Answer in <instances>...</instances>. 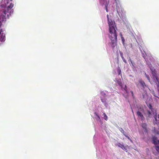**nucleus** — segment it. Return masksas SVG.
<instances>
[{"instance_id": "f257e3e1", "label": "nucleus", "mask_w": 159, "mask_h": 159, "mask_svg": "<svg viewBox=\"0 0 159 159\" xmlns=\"http://www.w3.org/2000/svg\"><path fill=\"white\" fill-rule=\"evenodd\" d=\"M3 0L1 2L0 6L2 7L5 8L3 11V15L0 16V41L4 42L6 39L5 34L3 32L1 26L2 25V22L6 20V16L9 18L13 12V9H11L14 7V4L12 2H10L12 0Z\"/></svg>"}, {"instance_id": "7ed1b4c3", "label": "nucleus", "mask_w": 159, "mask_h": 159, "mask_svg": "<svg viewBox=\"0 0 159 159\" xmlns=\"http://www.w3.org/2000/svg\"><path fill=\"white\" fill-rule=\"evenodd\" d=\"M152 139L153 143L155 145L159 144V140H157V138L154 136L152 137Z\"/></svg>"}, {"instance_id": "1a4fd4ad", "label": "nucleus", "mask_w": 159, "mask_h": 159, "mask_svg": "<svg viewBox=\"0 0 159 159\" xmlns=\"http://www.w3.org/2000/svg\"><path fill=\"white\" fill-rule=\"evenodd\" d=\"M101 100L102 102L104 103V105L105 106H107V103L106 102V99L105 98L102 99L101 98Z\"/></svg>"}, {"instance_id": "dca6fc26", "label": "nucleus", "mask_w": 159, "mask_h": 159, "mask_svg": "<svg viewBox=\"0 0 159 159\" xmlns=\"http://www.w3.org/2000/svg\"><path fill=\"white\" fill-rule=\"evenodd\" d=\"M155 147L156 150L158 152H159V146H156Z\"/></svg>"}, {"instance_id": "aec40b11", "label": "nucleus", "mask_w": 159, "mask_h": 159, "mask_svg": "<svg viewBox=\"0 0 159 159\" xmlns=\"http://www.w3.org/2000/svg\"><path fill=\"white\" fill-rule=\"evenodd\" d=\"M95 114H96V116L98 117V120H100V117L99 116L98 114H97L96 113H95Z\"/></svg>"}, {"instance_id": "5701e85b", "label": "nucleus", "mask_w": 159, "mask_h": 159, "mask_svg": "<svg viewBox=\"0 0 159 159\" xmlns=\"http://www.w3.org/2000/svg\"><path fill=\"white\" fill-rule=\"evenodd\" d=\"M117 12L118 13V14L119 15V13H120L119 11L118 10H117Z\"/></svg>"}, {"instance_id": "6ab92c4d", "label": "nucleus", "mask_w": 159, "mask_h": 159, "mask_svg": "<svg viewBox=\"0 0 159 159\" xmlns=\"http://www.w3.org/2000/svg\"><path fill=\"white\" fill-rule=\"evenodd\" d=\"M107 5H105V9L106 10V11L107 12H108V9H107Z\"/></svg>"}, {"instance_id": "f3484780", "label": "nucleus", "mask_w": 159, "mask_h": 159, "mask_svg": "<svg viewBox=\"0 0 159 159\" xmlns=\"http://www.w3.org/2000/svg\"><path fill=\"white\" fill-rule=\"evenodd\" d=\"M148 107H149V108L151 110V111H152V105H151V104H149V105L148 106Z\"/></svg>"}, {"instance_id": "39448f33", "label": "nucleus", "mask_w": 159, "mask_h": 159, "mask_svg": "<svg viewBox=\"0 0 159 159\" xmlns=\"http://www.w3.org/2000/svg\"><path fill=\"white\" fill-rule=\"evenodd\" d=\"M137 114L138 116L140 117L141 118L142 120H143L144 119V118L143 115L140 111H138L137 112Z\"/></svg>"}, {"instance_id": "b1692460", "label": "nucleus", "mask_w": 159, "mask_h": 159, "mask_svg": "<svg viewBox=\"0 0 159 159\" xmlns=\"http://www.w3.org/2000/svg\"><path fill=\"white\" fill-rule=\"evenodd\" d=\"M122 38V41L123 40H124V39H123V37H122V38Z\"/></svg>"}, {"instance_id": "a878e982", "label": "nucleus", "mask_w": 159, "mask_h": 159, "mask_svg": "<svg viewBox=\"0 0 159 159\" xmlns=\"http://www.w3.org/2000/svg\"><path fill=\"white\" fill-rule=\"evenodd\" d=\"M130 61H131V63L132 64V61L131 60H130Z\"/></svg>"}, {"instance_id": "bb28decb", "label": "nucleus", "mask_w": 159, "mask_h": 159, "mask_svg": "<svg viewBox=\"0 0 159 159\" xmlns=\"http://www.w3.org/2000/svg\"><path fill=\"white\" fill-rule=\"evenodd\" d=\"M120 35H121V36H122V35H121V34H120Z\"/></svg>"}, {"instance_id": "0eeeda50", "label": "nucleus", "mask_w": 159, "mask_h": 159, "mask_svg": "<svg viewBox=\"0 0 159 159\" xmlns=\"http://www.w3.org/2000/svg\"><path fill=\"white\" fill-rule=\"evenodd\" d=\"M139 83L141 84V85L143 86V88H145V87L146 86V85L145 84V83L142 80H140L139 81Z\"/></svg>"}, {"instance_id": "a211bd4d", "label": "nucleus", "mask_w": 159, "mask_h": 159, "mask_svg": "<svg viewBox=\"0 0 159 159\" xmlns=\"http://www.w3.org/2000/svg\"><path fill=\"white\" fill-rule=\"evenodd\" d=\"M106 0H100V3H103L105 2Z\"/></svg>"}, {"instance_id": "6e6552de", "label": "nucleus", "mask_w": 159, "mask_h": 159, "mask_svg": "<svg viewBox=\"0 0 159 159\" xmlns=\"http://www.w3.org/2000/svg\"><path fill=\"white\" fill-rule=\"evenodd\" d=\"M142 127L144 129V131L147 132V124L145 123H143L142 125Z\"/></svg>"}, {"instance_id": "ddd939ff", "label": "nucleus", "mask_w": 159, "mask_h": 159, "mask_svg": "<svg viewBox=\"0 0 159 159\" xmlns=\"http://www.w3.org/2000/svg\"><path fill=\"white\" fill-rule=\"evenodd\" d=\"M153 132L154 133L157 134H159V132L157 131V130H156L155 128H154V129L153 130Z\"/></svg>"}, {"instance_id": "f8f14e48", "label": "nucleus", "mask_w": 159, "mask_h": 159, "mask_svg": "<svg viewBox=\"0 0 159 159\" xmlns=\"http://www.w3.org/2000/svg\"><path fill=\"white\" fill-rule=\"evenodd\" d=\"M117 72L118 73L119 75L121 74V70L120 67H118L117 69Z\"/></svg>"}, {"instance_id": "412c9836", "label": "nucleus", "mask_w": 159, "mask_h": 159, "mask_svg": "<svg viewBox=\"0 0 159 159\" xmlns=\"http://www.w3.org/2000/svg\"><path fill=\"white\" fill-rule=\"evenodd\" d=\"M124 135L129 139L132 142V140L130 139V138L129 137H128V136L126 135L125 134H124Z\"/></svg>"}, {"instance_id": "9b49d317", "label": "nucleus", "mask_w": 159, "mask_h": 159, "mask_svg": "<svg viewBox=\"0 0 159 159\" xmlns=\"http://www.w3.org/2000/svg\"><path fill=\"white\" fill-rule=\"evenodd\" d=\"M104 116V118L106 120H107L108 119V117L105 113H103Z\"/></svg>"}, {"instance_id": "393cba45", "label": "nucleus", "mask_w": 159, "mask_h": 159, "mask_svg": "<svg viewBox=\"0 0 159 159\" xmlns=\"http://www.w3.org/2000/svg\"><path fill=\"white\" fill-rule=\"evenodd\" d=\"M131 93L132 94V95H133V92L132 91H131Z\"/></svg>"}, {"instance_id": "20e7f679", "label": "nucleus", "mask_w": 159, "mask_h": 159, "mask_svg": "<svg viewBox=\"0 0 159 159\" xmlns=\"http://www.w3.org/2000/svg\"><path fill=\"white\" fill-rule=\"evenodd\" d=\"M150 69L151 71L152 74L153 76L154 77H155L156 79L157 80V78L156 76V74L155 70L154 69H153L152 68H150Z\"/></svg>"}, {"instance_id": "9d476101", "label": "nucleus", "mask_w": 159, "mask_h": 159, "mask_svg": "<svg viewBox=\"0 0 159 159\" xmlns=\"http://www.w3.org/2000/svg\"><path fill=\"white\" fill-rule=\"evenodd\" d=\"M147 113H147L148 116V117H150L151 116V115H152V114H151V113L150 111H148Z\"/></svg>"}, {"instance_id": "f03ea898", "label": "nucleus", "mask_w": 159, "mask_h": 159, "mask_svg": "<svg viewBox=\"0 0 159 159\" xmlns=\"http://www.w3.org/2000/svg\"><path fill=\"white\" fill-rule=\"evenodd\" d=\"M108 24L109 26V34L108 36L111 40V46L113 49L117 45V36L116 33L117 28L115 23L111 20H109V16L107 15Z\"/></svg>"}, {"instance_id": "2eb2a0df", "label": "nucleus", "mask_w": 159, "mask_h": 159, "mask_svg": "<svg viewBox=\"0 0 159 159\" xmlns=\"http://www.w3.org/2000/svg\"><path fill=\"white\" fill-rule=\"evenodd\" d=\"M145 75L146 76V77L147 78L148 80L150 82V78H149V76L148 75H147V74L146 73H145Z\"/></svg>"}, {"instance_id": "4468645a", "label": "nucleus", "mask_w": 159, "mask_h": 159, "mask_svg": "<svg viewBox=\"0 0 159 159\" xmlns=\"http://www.w3.org/2000/svg\"><path fill=\"white\" fill-rule=\"evenodd\" d=\"M124 89L125 90V92L126 93H128V91L127 90V87L126 85H125V87L124 88Z\"/></svg>"}, {"instance_id": "423d86ee", "label": "nucleus", "mask_w": 159, "mask_h": 159, "mask_svg": "<svg viewBox=\"0 0 159 159\" xmlns=\"http://www.w3.org/2000/svg\"><path fill=\"white\" fill-rule=\"evenodd\" d=\"M117 145L118 147H119L121 148L122 149H123L124 150H126L125 147L124 146L123 144H121L120 143H118L117 144Z\"/></svg>"}, {"instance_id": "4be33fe9", "label": "nucleus", "mask_w": 159, "mask_h": 159, "mask_svg": "<svg viewBox=\"0 0 159 159\" xmlns=\"http://www.w3.org/2000/svg\"><path fill=\"white\" fill-rule=\"evenodd\" d=\"M119 84L120 85V86L121 87V88H122L123 87L122 86V83H119Z\"/></svg>"}]
</instances>
